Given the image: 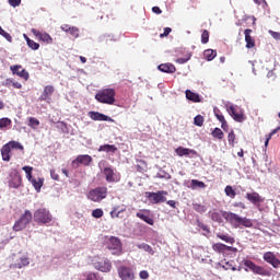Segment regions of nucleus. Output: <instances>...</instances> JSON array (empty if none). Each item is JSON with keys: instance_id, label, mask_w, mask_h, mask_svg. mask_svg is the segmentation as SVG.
I'll return each mask as SVG.
<instances>
[{"instance_id": "1", "label": "nucleus", "mask_w": 280, "mask_h": 280, "mask_svg": "<svg viewBox=\"0 0 280 280\" xmlns=\"http://www.w3.org/2000/svg\"><path fill=\"white\" fill-rule=\"evenodd\" d=\"M222 218L226 220L234 229H240V226H245V229L253 228V220L246 217H240V214L231 211L221 210Z\"/></svg>"}, {"instance_id": "2", "label": "nucleus", "mask_w": 280, "mask_h": 280, "mask_svg": "<svg viewBox=\"0 0 280 280\" xmlns=\"http://www.w3.org/2000/svg\"><path fill=\"white\" fill-rule=\"evenodd\" d=\"M12 150H20L21 152H23L25 148L19 141H15V140L9 141L4 145H2L0 150L2 161L10 163V160L12 159Z\"/></svg>"}, {"instance_id": "3", "label": "nucleus", "mask_w": 280, "mask_h": 280, "mask_svg": "<svg viewBox=\"0 0 280 280\" xmlns=\"http://www.w3.org/2000/svg\"><path fill=\"white\" fill-rule=\"evenodd\" d=\"M115 95H116L115 89L107 88V89L100 90L95 94V100L96 102H100V104H107L108 106H113V104H115Z\"/></svg>"}, {"instance_id": "4", "label": "nucleus", "mask_w": 280, "mask_h": 280, "mask_svg": "<svg viewBox=\"0 0 280 280\" xmlns=\"http://www.w3.org/2000/svg\"><path fill=\"white\" fill-rule=\"evenodd\" d=\"M33 220L36 224H49L54 220V215L47 208H39L35 210Z\"/></svg>"}, {"instance_id": "5", "label": "nucleus", "mask_w": 280, "mask_h": 280, "mask_svg": "<svg viewBox=\"0 0 280 280\" xmlns=\"http://www.w3.org/2000/svg\"><path fill=\"white\" fill-rule=\"evenodd\" d=\"M107 196L108 188L106 186H98L88 192V199L92 200V202H102Z\"/></svg>"}, {"instance_id": "6", "label": "nucleus", "mask_w": 280, "mask_h": 280, "mask_svg": "<svg viewBox=\"0 0 280 280\" xmlns=\"http://www.w3.org/2000/svg\"><path fill=\"white\" fill-rule=\"evenodd\" d=\"M33 218L34 215L32 214V211L25 210L24 213L21 214L20 219L15 221L13 231H24V229H27V224L32 223Z\"/></svg>"}, {"instance_id": "7", "label": "nucleus", "mask_w": 280, "mask_h": 280, "mask_svg": "<svg viewBox=\"0 0 280 280\" xmlns=\"http://www.w3.org/2000/svg\"><path fill=\"white\" fill-rule=\"evenodd\" d=\"M105 246L108 248V250H114L113 255H116L117 257L124 255V246L121 244V240H119L117 236H110L105 242Z\"/></svg>"}, {"instance_id": "8", "label": "nucleus", "mask_w": 280, "mask_h": 280, "mask_svg": "<svg viewBox=\"0 0 280 280\" xmlns=\"http://www.w3.org/2000/svg\"><path fill=\"white\" fill-rule=\"evenodd\" d=\"M244 266L248 268L254 275H259V277H272V272H270V270L253 262L252 260H245Z\"/></svg>"}, {"instance_id": "9", "label": "nucleus", "mask_w": 280, "mask_h": 280, "mask_svg": "<svg viewBox=\"0 0 280 280\" xmlns=\"http://www.w3.org/2000/svg\"><path fill=\"white\" fill-rule=\"evenodd\" d=\"M93 267L95 268V270H100L101 272H110V270L113 269V264L108 258L96 257L93 260Z\"/></svg>"}, {"instance_id": "10", "label": "nucleus", "mask_w": 280, "mask_h": 280, "mask_svg": "<svg viewBox=\"0 0 280 280\" xmlns=\"http://www.w3.org/2000/svg\"><path fill=\"white\" fill-rule=\"evenodd\" d=\"M228 113L232 117V119H234V121H237L238 124L246 121V115H244V109L235 105H231L228 108Z\"/></svg>"}, {"instance_id": "11", "label": "nucleus", "mask_w": 280, "mask_h": 280, "mask_svg": "<svg viewBox=\"0 0 280 280\" xmlns=\"http://www.w3.org/2000/svg\"><path fill=\"white\" fill-rule=\"evenodd\" d=\"M148 200L152 202V205H159L161 202H167V191L159 190L158 192H145Z\"/></svg>"}, {"instance_id": "12", "label": "nucleus", "mask_w": 280, "mask_h": 280, "mask_svg": "<svg viewBox=\"0 0 280 280\" xmlns=\"http://www.w3.org/2000/svg\"><path fill=\"white\" fill-rule=\"evenodd\" d=\"M103 176L107 183H119V180H121V175L115 172L112 166H106L103 168Z\"/></svg>"}, {"instance_id": "13", "label": "nucleus", "mask_w": 280, "mask_h": 280, "mask_svg": "<svg viewBox=\"0 0 280 280\" xmlns=\"http://www.w3.org/2000/svg\"><path fill=\"white\" fill-rule=\"evenodd\" d=\"M118 277L121 280H135L137 277L135 276V270L128 266H120L117 269Z\"/></svg>"}, {"instance_id": "14", "label": "nucleus", "mask_w": 280, "mask_h": 280, "mask_svg": "<svg viewBox=\"0 0 280 280\" xmlns=\"http://www.w3.org/2000/svg\"><path fill=\"white\" fill-rule=\"evenodd\" d=\"M212 250H214V253H218L219 255H226V253H237L236 247L228 246L223 243H214L212 245Z\"/></svg>"}, {"instance_id": "15", "label": "nucleus", "mask_w": 280, "mask_h": 280, "mask_svg": "<svg viewBox=\"0 0 280 280\" xmlns=\"http://www.w3.org/2000/svg\"><path fill=\"white\" fill-rule=\"evenodd\" d=\"M93 163V158L89 154L78 155L75 160L72 161L73 167H80V165H84L89 167Z\"/></svg>"}, {"instance_id": "16", "label": "nucleus", "mask_w": 280, "mask_h": 280, "mask_svg": "<svg viewBox=\"0 0 280 280\" xmlns=\"http://www.w3.org/2000/svg\"><path fill=\"white\" fill-rule=\"evenodd\" d=\"M264 261L267 264H270L272 268H280V259L277 258V255H275L273 252H267L262 256Z\"/></svg>"}, {"instance_id": "17", "label": "nucleus", "mask_w": 280, "mask_h": 280, "mask_svg": "<svg viewBox=\"0 0 280 280\" xmlns=\"http://www.w3.org/2000/svg\"><path fill=\"white\" fill-rule=\"evenodd\" d=\"M19 69H22V70L19 71ZM10 70L12 71L13 75H18L19 78H22V80H25V81L30 80V72L23 69V66L21 65L11 66Z\"/></svg>"}, {"instance_id": "18", "label": "nucleus", "mask_w": 280, "mask_h": 280, "mask_svg": "<svg viewBox=\"0 0 280 280\" xmlns=\"http://www.w3.org/2000/svg\"><path fill=\"white\" fill-rule=\"evenodd\" d=\"M89 117L92 118L93 121H110L112 124L115 122V119L100 112H90Z\"/></svg>"}, {"instance_id": "19", "label": "nucleus", "mask_w": 280, "mask_h": 280, "mask_svg": "<svg viewBox=\"0 0 280 280\" xmlns=\"http://www.w3.org/2000/svg\"><path fill=\"white\" fill-rule=\"evenodd\" d=\"M32 33L34 34V36H36V38H38L43 43H46V45H51V43H54V38H51V35H49L48 33H42L36 28H33Z\"/></svg>"}, {"instance_id": "20", "label": "nucleus", "mask_w": 280, "mask_h": 280, "mask_svg": "<svg viewBox=\"0 0 280 280\" xmlns=\"http://www.w3.org/2000/svg\"><path fill=\"white\" fill-rule=\"evenodd\" d=\"M136 215L147 224H150V226H154V219L150 215V210H140Z\"/></svg>"}, {"instance_id": "21", "label": "nucleus", "mask_w": 280, "mask_h": 280, "mask_svg": "<svg viewBox=\"0 0 280 280\" xmlns=\"http://www.w3.org/2000/svg\"><path fill=\"white\" fill-rule=\"evenodd\" d=\"M177 156H198V152L194 149H188L184 147H178L175 149Z\"/></svg>"}, {"instance_id": "22", "label": "nucleus", "mask_w": 280, "mask_h": 280, "mask_svg": "<svg viewBox=\"0 0 280 280\" xmlns=\"http://www.w3.org/2000/svg\"><path fill=\"white\" fill-rule=\"evenodd\" d=\"M54 91H56L54 85H46L44 88L42 95L39 96V102H47V100H51V95H54Z\"/></svg>"}, {"instance_id": "23", "label": "nucleus", "mask_w": 280, "mask_h": 280, "mask_svg": "<svg viewBox=\"0 0 280 280\" xmlns=\"http://www.w3.org/2000/svg\"><path fill=\"white\" fill-rule=\"evenodd\" d=\"M250 34H253V30L246 28L244 31L245 43H246L247 49H253L255 47V38L253 36H250Z\"/></svg>"}, {"instance_id": "24", "label": "nucleus", "mask_w": 280, "mask_h": 280, "mask_svg": "<svg viewBox=\"0 0 280 280\" xmlns=\"http://www.w3.org/2000/svg\"><path fill=\"white\" fill-rule=\"evenodd\" d=\"M22 183H23V178L19 173H15L9 182V187H11L12 189H19Z\"/></svg>"}, {"instance_id": "25", "label": "nucleus", "mask_w": 280, "mask_h": 280, "mask_svg": "<svg viewBox=\"0 0 280 280\" xmlns=\"http://www.w3.org/2000/svg\"><path fill=\"white\" fill-rule=\"evenodd\" d=\"M246 198L252 205H259L264 202V198L259 196V192L254 191V192H247Z\"/></svg>"}, {"instance_id": "26", "label": "nucleus", "mask_w": 280, "mask_h": 280, "mask_svg": "<svg viewBox=\"0 0 280 280\" xmlns=\"http://www.w3.org/2000/svg\"><path fill=\"white\" fill-rule=\"evenodd\" d=\"M158 69L162 73H176V66L170 62L161 63L160 66H158Z\"/></svg>"}, {"instance_id": "27", "label": "nucleus", "mask_w": 280, "mask_h": 280, "mask_svg": "<svg viewBox=\"0 0 280 280\" xmlns=\"http://www.w3.org/2000/svg\"><path fill=\"white\" fill-rule=\"evenodd\" d=\"M26 266H30V258L27 257H21L18 262L11 264L10 268L13 269H21V268H25Z\"/></svg>"}, {"instance_id": "28", "label": "nucleus", "mask_w": 280, "mask_h": 280, "mask_svg": "<svg viewBox=\"0 0 280 280\" xmlns=\"http://www.w3.org/2000/svg\"><path fill=\"white\" fill-rule=\"evenodd\" d=\"M124 213H126V208H122L119 210V206H116L113 208V210L109 212V215L113 220H115V218L118 219H124Z\"/></svg>"}, {"instance_id": "29", "label": "nucleus", "mask_w": 280, "mask_h": 280, "mask_svg": "<svg viewBox=\"0 0 280 280\" xmlns=\"http://www.w3.org/2000/svg\"><path fill=\"white\" fill-rule=\"evenodd\" d=\"M186 100H189V102L194 103H200L202 100H200V94L192 92L191 90H186Z\"/></svg>"}, {"instance_id": "30", "label": "nucleus", "mask_w": 280, "mask_h": 280, "mask_svg": "<svg viewBox=\"0 0 280 280\" xmlns=\"http://www.w3.org/2000/svg\"><path fill=\"white\" fill-rule=\"evenodd\" d=\"M218 56V51L213 49H206L203 51V58L208 60V62H211L215 57Z\"/></svg>"}, {"instance_id": "31", "label": "nucleus", "mask_w": 280, "mask_h": 280, "mask_svg": "<svg viewBox=\"0 0 280 280\" xmlns=\"http://www.w3.org/2000/svg\"><path fill=\"white\" fill-rule=\"evenodd\" d=\"M98 152H112V154H115V152H117V148L115 144H103L98 148Z\"/></svg>"}, {"instance_id": "32", "label": "nucleus", "mask_w": 280, "mask_h": 280, "mask_svg": "<svg viewBox=\"0 0 280 280\" xmlns=\"http://www.w3.org/2000/svg\"><path fill=\"white\" fill-rule=\"evenodd\" d=\"M217 237L219 240H222V242H225L226 244H235V238L233 236L229 235V234L218 233Z\"/></svg>"}, {"instance_id": "33", "label": "nucleus", "mask_w": 280, "mask_h": 280, "mask_svg": "<svg viewBox=\"0 0 280 280\" xmlns=\"http://www.w3.org/2000/svg\"><path fill=\"white\" fill-rule=\"evenodd\" d=\"M205 187H207V184L198 179H191L190 182V189H205Z\"/></svg>"}, {"instance_id": "34", "label": "nucleus", "mask_w": 280, "mask_h": 280, "mask_svg": "<svg viewBox=\"0 0 280 280\" xmlns=\"http://www.w3.org/2000/svg\"><path fill=\"white\" fill-rule=\"evenodd\" d=\"M211 136L213 137V139H219V141H222V139H224V131L217 127L211 132Z\"/></svg>"}, {"instance_id": "35", "label": "nucleus", "mask_w": 280, "mask_h": 280, "mask_svg": "<svg viewBox=\"0 0 280 280\" xmlns=\"http://www.w3.org/2000/svg\"><path fill=\"white\" fill-rule=\"evenodd\" d=\"M137 248H139L140 250H144L145 253H149V255H154V249H152V246H150L149 244H138Z\"/></svg>"}, {"instance_id": "36", "label": "nucleus", "mask_w": 280, "mask_h": 280, "mask_svg": "<svg viewBox=\"0 0 280 280\" xmlns=\"http://www.w3.org/2000/svg\"><path fill=\"white\" fill-rule=\"evenodd\" d=\"M12 126V120L10 118L0 119V130H5Z\"/></svg>"}, {"instance_id": "37", "label": "nucleus", "mask_w": 280, "mask_h": 280, "mask_svg": "<svg viewBox=\"0 0 280 280\" xmlns=\"http://www.w3.org/2000/svg\"><path fill=\"white\" fill-rule=\"evenodd\" d=\"M28 126L30 128H33V130H36L38 126H40V120L34 117L28 118Z\"/></svg>"}, {"instance_id": "38", "label": "nucleus", "mask_w": 280, "mask_h": 280, "mask_svg": "<svg viewBox=\"0 0 280 280\" xmlns=\"http://www.w3.org/2000/svg\"><path fill=\"white\" fill-rule=\"evenodd\" d=\"M210 217L214 222H222V211H212Z\"/></svg>"}, {"instance_id": "39", "label": "nucleus", "mask_w": 280, "mask_h": 280, "mask_svg": "<svg viewBox=\"0 0 280 280\" xmlns=\"http://www.w3.org/2000/svg\"><path fill=\"white\" fill-rule=\"evenodd\" d=\"M224 192L226 196H229V198H235L237 196V192L235 189H233V186H226Z\"/></svg>"}, {"instance_id": "40", "label": "nucleus", "mask_w": 280, "mask_h": 280, "mask_svg": "<svg viewBox=\"0 0 280 280\" xmlns=\"http://www.w3.org/2000/svg\"><path fill=\"white\" fill-rule=\"evenodd\" d=\"M194 211H197V213H206L207 212V206H202L200 203H192Z\"/></svg>"}, {"instance_id": "41", "label": "nucleus", "mask_w": 280, "mask_h": 280, "mask_svg": "<svg viewBox=\"0 0 280 280\" xmlns=\"http://www.w3.org/2000/svg\"><path fill=\"white\" fill-rule=\"evenodd\" d=\"M194 124H195V126H198L199 128H202V126H205V117H202V115H197L194 118Z\"/></svg>"}, {"instance_id": "42", "label": "nucleus", "mask_w": 280, "mask_h": 280, "mask_svg": "<svg viewBox=\"0 0 280 280\" xmlns=\"http://www.w3.org/2000/svg\"><path fill=\"white\" fill-rule=\"evenodd\" d=\"M229 145L235 148V131L231 130L228 135Z\"/></svg>"}, {"instance_id": "43", "label": "nucleus", "mask_w": 280, "mask_h": 280, "mask_svg": "<svg viewBox=\"0 0 280 280\" xmlns=\"http://www.w3.org/2000/svg\"><path fill=\"white\" fill-rule=\"evenodd\" d=\"M31 183H32L34 189H36L37 191H40V189L43 187V179H40V178L38 180L32 179Z\"/></svg>"}, {"instance_id": "44", "label": "nucleus", "mask_w": 280, "mask_h": 280, "mask_svg": "<svg viewBox=\"0 0 280 280\" xmlns=\"http://www.w3.org/2000/svg\"><path fill=\"white\" fill-rule=\"evenodd\" d=\"M27 46L33 49L34 51L40 48V44L34 42L33 39H27Z\"/></svg>"}, {"instance_id": "45", "label": "nucleus", "mask_w": 280, "mask_h": 280, "mask_svg": "<svg viewBox=\"0 0 280 280\" xmlns=\"http://www.w3.org/2000/svg\"><path fill=\"white\" fill-rule=\"evenodd\" d=\"M68 34H70L72 38H80V28L72 26Z\"/></svg>"}, {"instance_id": "46", "label": "nucleus", "mask_w": 280, "mask_h": 280, "mask_svg": "<svg viewBox=\"0 0 280 280\" xmlns=\"http://www.w3.org/2000/svg\"><path fill=\"white\" fill-rule=\"evenodd\" d=\"M0 36H3L8 43H12V35L10 33L5 32L1 26H0Z\"/></svg>"}, {"instance_id": "47", "label": "nucleus", "mask_w": 280, "mask_h": 280, "mask_svg": "<svg viewBox=\"0 0 280 280\" xmlns=\"http://www.w3.org/2000/svg\"><path fill=\"white\" fill-rule=\"evenodd\" d=\"M92 217L93 218H96V219H100V218H103L104 217V210L97 208V209H94L92 211Z\"/></svg>"}, {"instance_id": "48", "label": "nucleus", "mask_w": 280, "mask_h": 280, "mask_svg": "<svg viewBox=\"0 0 280 280\" xmlns=\"http://www.w3.org/2000/svg\"><path fill=\"white\" fill-rule=\"evenodd\" d=\"M189 60H191V54H189L183 58H177L176 62H177V65H185L186 62H189Z\"/></svg>"}, {"instance_id": "49", "label": "nucleus", "mask_w": 280, "mask_h": 280, "mask_svg": "<svg viewBox=\"0 0 280 280\" xmlns=\"http://www.w3.org/2000/svg\"><path fill=\"white\" fill-rule=\"evenodd\" d=\"M201 43L202 45H207V43H209V31L203 30L201 34Z\"/></svg>"}, {"instance_id": "50", "label": "nucleus", "mask_w": 280, "mask_h": 280, "mask_svg": "<svg viewBox=\"0 0 280 280\" xmlns=\"http://www.w3.org/2000/svg\"><path fill=\"white\" fill-rule=\"evenodd\" d=\"M172 34V28L171 27H165L163 34H160V38H165Z\"/></svg>"}, {"instance_id": "51", "label": "nucleus", "mask_w": 280, "mask_h": 280, "mask_svg": "<svg viewBox=\"0 0 280 280\" xmlns=\"http://www.w3.org/2000/svg\"><path fill=\"white\" fill-rule=\"evenodd\" d=\"M139 277L140 279H143V280L150 279V273L148 272V270H142L139 272Z\"/></svg>"}, {"instance_id": "52", "label": "nucleus", "mask_w": 280, "mask_h": 280, "mask_svg": "<svg viewBox=\"0 0 280 280\" xmlns=\"http://www.w3.org/2000/svg\"><path fill=\"white\" fill-rule=\"evenodd\" d=\"M50 177L52 178V180H60V175L56 173V170H50Z\"/></svg>"}, {"instance_id": "53", "label": "nucleus", "mask_w": 280, "mask_h": 280, "mask_svg": "<svg viewBox=\"0 0 280 280\" xmlns=\"http://www.w3.org/2000/svg\"><path fill=\"white\" fill-rule=\"evenodd\" d=\"M71 27H73V26H70L69 24H62V25L60 26V30H61L62 32H66V34H69V32H71Z\"/></svg>"}, {"instance_id": "54", "label": "nucleus", "mask_w": 280, "mask_h": 280, "mask_svg": "<svg viewBox=\"0 0 280 280\" xmlns=\"http://www.w3.org/2000/svg\"><path fill=\"white\" fill-rule=\"evenodd\" d=\"M9 5L12 8H19V5H21V0H9Z\"/></svg>"}, {"instance_id": "55", "label": "nucleus", "mask_w": 280, "mask_h": 280, "mask_svg": "<svg viewBox=\"0 0 280 280\" xmlns=\"http://www.w3.org/2000/svg\"><path fill=\"white\" fill-rule=\"evenodd\" d=\"M233 207L238 208V209H246V203L242 201H236L233 203Z\"/></svg>"}, {"instance_id": "56", "label": "nucleus", "mask_w": 280, "mask_h": 280, "mask_svg": "<svg viewBox=\"0 0 280 280\" xmlns=\"http://www.w3.org/2000/svg\"><path fill=\"white\" fill-rule=\"evenodd\" d=\"M275 137V133L272 131L269 135H266V141H265V148H268V144L270 143V139Z\"/></svg>"}, {"instance_id": "57", "label": "nucleus", "mask_w": 280, "mask_h": 280, "mask_svg": "<svg viewBox=\"0 0 280 280\" xmlns=\"http://www.w3.org/2000/svg\"><path fill=\"white\" fill-rule=\"evenodd\" d=\"M22 170L23 172H25L26 176L32 174V172H34V167L32 166H23Z\"/></svg>"}, {"instance_id": "58", "label": "nucleus", "mask_w": 280, "mask_h": 280, "mask_svg": "<svg viewBox=\"0 0 280 280\" xmlns=\"http://www.w3.org/2000/svg\"><path fill=\"white\" fill-rule=\"evenodd\" d=\"M270 36L275 38V40H280V33L275 31H269Z\"/></svg>"}, {"instance_id": "59", "label": "nucleus", "mask_w": 280, "mask_h": 280, "mask_svg": "<svg viewBox=\"0 0 280 280\" xmlns=\"http://www.w3.org/2000/svg\"><path fill=\"white\" fill-rule=\"evenodd\" d=\"M214 115H215L217 119H218L221 124L224 122V121H226V119L224 118V115L219 114V113H217L215 110H214Z\"/></svg>"}, {"instance_id": "60", "label": "nucleus", "mask_w": 280, "mask_h": 280, "mask_svg": "<svg viewBox=\"0 0 280 280\" xmlns=\"http://www.w3.org/2000/svg\"><path fill=\"white\" fill-rule=\"evenodd\" d=\"M152 12H154V14H163V11L159 7H153Z\"/></svg>"}, {"instance_id": "61", "label": "nucleus", "mask_w": 280, "mask_h": 280, "mask_svg": "<svg viewBox=\"0 0 280 280\" xmlns=\"http://www.w3.org/2000/svg\"><path fill=\"white\" fill-rule=\"evenodd\" d=\"M13 89H23V85L20 82L13 81L12 82Z\"/></svg>"}, {"instance_id": "62", "label": "nucleus", "mask_w": 280, "mask_h": 280, "mask_svg": "<svg viewBox=\"0 0 280 280\" xmlns=\"http://www.w3.org/2000/svg\"><path fill=\"white\" fill-rule=\"evenodd\" d=\"M166 205H168V207H172L173 209H176V201L175 200H168V201H166Z\"/></svg>"}, {"instance_id": "63", "label": "nucleus", "mask_w": 280, "mask_h": 280, "mask_svg": "<svg viewBox=\"0 0 280 280\" xmlns=\"http://www.w3.org/2000/svg\"><path fill=\"white\" fill-rule=\"evenodd\" d=\"M86 280H97V275L90 273V275H88Z\"/></svg>"}, {"instance_id": "64", "label": "nucleus", "mask_w": 280, "mask_h": 280, "mask_svg": "<svg viewBox=\"0 0 280 280\" xmlns=\"http://www.w3.org/2000/svg\"><path fill=\"white\" fill-rule=\"evenodd\" d=\"M221 128L223 130H226V128H229V124L226 122V120H224L223 122H221Z\"/></svg>"}]
</instances>
